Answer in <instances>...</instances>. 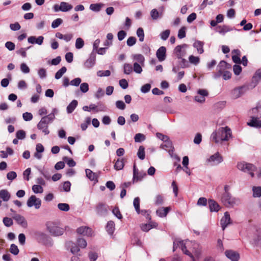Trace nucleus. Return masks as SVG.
<instances>
[{
  "label": "nucleus",
  "mask_w": 261,
  "mask_h": 261,
  "mask_svg": "<svg viewBox=\"0 0 261 261\" xmlns=\"http://www.w3.org/2000/svg\"><path fill=\"white\" fill-rule=\"evenodd\" d=\"M237 167L239 170L248 173L251 177H254L253 171L255 170V166L253 164L245 162H240L237 164Z\"/></svg>",
  "instance_id": "obj_3"
},
{
  "label": "nucleus",
  "mask_w": 261,
  "mask_h": 261,
  "mask_svg": "<svg viewBox=\"0 0 261 261\" xmlns=\"http://www.w3.org/2000/svg\"><path fill=\"white\" fill-rule=\"evenodd\" d=\"M261 235L259 234H255L253 236L251 241V244L254 246H258L260 244Z\"/></svg>",
  "instance_id": "obj_33"
},
{
  "label": "nucleus",
  "mask_w": 261,
  "mask_h": 261,
  "mask_svg": "<svg viewBox=\"0 0 261 261\" xmlns=\"http://www.w3.org/2000/svg\"><path fill=\"white\" fill-rule=\"evenodd\" d=\"M234 29L233 28H230L229 26L227 25H218L217 26L215 30L216 32H218L219 33L224 35L226 33L228 32L231 31L233 30Z\"/></svg>",
  "instance_id": "obj_16"
},
{
  "label": "nucleus",
  "mask_w": 261,
  "mask_h": 261,
  "mask_svg": "<svg viewBox=\"0 0 261 261\" xmlns=\"http://www.w3.org/2000/svg\"><path fill=\"white\" fill-rule=\"evenodd\" d=\"M69 245L71 247L70 251L72 253L75 254L80 251V249L77 246L72 242H69Z\"/></svg>",
  "instance_id": "obj_50"
},
{
  "label": "nucleus",
  "mask_w": 261,
  "mask_h": 261,
  "mask_svg": "<svg viewBox=\"0 0 261 261\" xmlns=\"http://www.w3.org/2000/svg\"><path fill=\"white\" fill-rule=\"evenodd\" d=\"M218 132L221 141H227L231 137V130L227 126L219 128Z\"/></svg>",
  "instance_id": "obj_8"
},
{
  "label": "nucleus",
  "mask_w": 261,
  "mask_h": 261,
  "mask_svg": "<svg viewBox=\"0 0 261 261\" xmlns=\"http://www.w3.org/2000/svg\"><path fill=\"white\" fill-rule=\"evenodd\" d=\"M170 207H161L156 210V213L160 217H166L170 211Z\"/></svg>",
  "instance_id": "obj_28"
},
{
  "label": "nucleus",
  "mask_w": 261,
  "mask_h": 261,
  "mask_svg": "<svg viewBox=\"0 0 261 261\" xmlns=\"http://www.w3.org/2000/svg\"><path fill=\"white\" fill-rule=\"evenodd\" d=\"M10 251L11 253L16 255L18 254L19 251L17 246L16 245L12 244L11 245Z\"/></svg>",
  "instance_id": "obj_56"
},
{
  "label": "nucleus",
  "mask_w": 261,
  "mask_h": 261,
  "mask_svg": "<svg viewBox=\"0 0 261 261\" xmlns=\"http://www.w3.org/2000/svg\"><path fill=\"white\" fill-rule=\"evenodd\" d=\"M162 148L165 149L168 151L169 154L171 155V153L173 152V147L172 145V142L170 140L169 138L167 141H164L161 145Z\"/></svg>",
  "instance_id": "obj_23"
},
{
  "label": "nucleus",
  "mask_w": 261,
  "mask_h": 261,
  "mask_svg": "<svg viewBox=\"0 0 261 261\" xmlns=\"http://www.w3.org/2000/svg\"><path fill=\"white\" fill-rule=\"evenodd\" d=\"M103 4L101 3L92 4L90 5V9L94 12H99L103 6Z\"/></svg>",
  "instance_id": "obj_37"
},
{
  "label": "nucleus",
  "mask_w": 261,
  "mask_h": 261,
  "mask_svg": "<svg viewBox=\"0 0 261 261\" xmlns=\"http://www.w3.org/2000/svg\"><path fill=\"white\" fill-rule=\"evenodd\" d=\"M146 176V172L143 170L139 171L135 164L133 166V182H137L141 181Z\"/></svg>",
  "instance_id": "obj_7"
},
{
  "label": "nucleus",
  "mask_w": 261,
  "mask_h": 261,
  "mask_svg": "<svg viewBox=\"0 0 261 261\" xmlns=\"http://www.w3.org/2000/svg\"><path fill=\"white\" fill-rule=\"evenodd\" d=\"M222 203L226 206H232L236 203V199L230 193L223 192L221 198Z\"/></svg>",
  "instance_id": "obj_5"
},
{
  "label": "nucleus",
  "mask_w": 261,
  "mask_h": 261,
  "mask_svg": "<svg viewBox=\"0 0 261 261\" xmlns=\"http://www.w3.org/2000/svg\"><path fill=\"white\" fill-rule=\"evenodd\" d=\"M137 156L141 160H143L145 159V148L143 146H140L139 147L137 152Z\"/></svg>",
  "instance_id": "obj_41"
},
{
  "label": "nucleus",
  "mask_w": 261,
  "mask_h": 261,
  "mask_svg": "<svg viewBox=\"0 0 261 261\" xmlns=\"http://www.w3.org/2000/svg\"><path fill=\"white\" fill-rule=\"evenodd\" d=\"M133 71L132 66L130 64L125 63L123 66V72L124 74H129Z\"/></svg>",
  "instance_id": "obj_45"
},
{
  "label": "nucleus",
  "mask_w": 261,
  "mask_h": 261,
  "mask_svg": "<svg viewBox=\"0 0 261 261\" xmlns=\"http://www.w3.org/2000/svg\"><path fill=\"white\" fill-rule=\"evenodd\" d=\"M188 47L187 44L178 45L175 47L173 50V53L175 55L178 59H181L185 56L187 54L186 49Z\"/></svg>",
  "instance_id": "obj_6"
},
{
  "label": "nucleus",
  "mask_w": 261,
  "mask_h": 261,
  "mask_svg": "<svg viewBox=\"0 0 261 261\" xmlns=\"http://www.w3.org/2000/svg\"><path fill=\"white\" fill-rule=\"evenodd\" d=\"M225 253L227 257L231 261H238L240 258L239 254L233 250H227Z\"/></svg>",
  "instance_id": "obj_18"
},
{
  "label": "nucleus",
  "mask_w": 261,
  "mask_h": 261,
  "mask_svg": "<svg viewBox=\"0 0 261 261\" xmlns=\"http://www.w3.org/2000/svg\"><path fill=\"white\" fill-rule=\"evenodd\" d=\"M204 42L197 40L193 43V47L197 49L198 53L202 54L204 52L203 49Z\"/></svg>",
  "instance_id": "obj_27"
},
{
  "label": "nucleus",
  "mask_w": 261,
  "mask_h": 261,
  "mask_svg": "<svg viewBox=\"0 0 261 261\" xmlns=\"http://www.w3.org/2000/svg\"><path fill=\"white\" fill-rule=\"evenodd\" d=\"M55 119V116L53 113L43 117L37 124L38 129L42 130L45 135L49 134V130L48 129V125L51 123Z\"/></svg>",
  "instance_id": "obj_1"
},
{
  "label": "nucleus",
  "mask_w": 261,
  "mask_h": 261,
  "mask_svg": "<svg viewBox=\"0 0 261 261\" xmlns=\"http://www.w3.org/2000/svg\"><path fill=\"white\" fill-rule=\"evenodd\" d=\"M73 6L71 5L68 4L67 3L62 2L60 3V11L62 12H67L71 10Z\"/></svg>",
  "instance_id": "obj_32"
},
{
  "label": "nucleus",
  "mask_w": 261,
  "mask_h": 261,
  "mask_svg": "<svg viewBox=\"0 0 261 261\" xmlns=\"http://www.w3.org/2000/svg\"><path fill=\"white\" fill-rule=\"evenodd\" d=\"M189 62L193 65H197L200 62V59L198 57H195L193 55H191L189 57Z\"/></svg>",
  "instance_id": "obj_44"
},
{
  "label": "nucleus",
  "mask_w": 261,
  "mask_h": 261,
  "mask_svg": "<svg viewBox=\"0 0 261 261\" xmlns=\"http://www.w3.org/2000/svg\"><path fill=\"white\" fill-rule=\"evenodd\" d=\"M208 161L212 163V165H217L223 161V158L219 152H216L210 157L208 159Z\"/></svg>",
  "instance_id": "obj_14"
},
{
  "label": "nucleus",
  "mask_w": 261,
  "mask_h": 261,
  "mask_svg": "<svg viewBox=\"0 0 261 261\" xmlns=\"http://www.w3.org/2000/svg\"><path fill=\"white\" fill-rule=\"evenodd\" d=\"M84 45V41L81 38H78L76 40L75 47L77 49L82 48Z\"/></svg>",
  "instance_id": "obj_52"
},
{
  "label": "nucleus",
  "mask_w": 261,
  "mask_h": 261,
  "mask_svg": "<svg viewBox=\"0 0 261 261\" xmlns=\"http://www.w3.org/2000/svg\"><path fill=\"white\" fill-rule=\"evenodd\" d=\"M80 90L83 93H86L89 90V85L87 83H82L80 85Z\"/></svg>",
  "instance_id": "obj_63"
},
{
  "label": "nucleus",
  "mask_w": 261,
  "mask_h": 261,
  "mask_svg": "<svg viewBox=\"0 0 261 261\" xmlns=\"http://www.w3.org/2000/svg\"><path fill=\"white\" fill-rule=\"evenodd\" d=\"M245 86L238 87L233 89L231 92V97L234 99H237L243 95L247 90Z\"/></svg>",
  "instance_id": "obj_10"
},
{
  "label": "nucleus",
  "mask_w": 261,
  "mask_h": 261,
  "mask_svg": "<svg viewBox=\"0 0 261 261\" xmlns=\"http://www.w3.org/2000/svg\"><path fill=\"white\" fill-rule=\"evenodd\" d=\"M261 80V69L257 70L252 77V82L256 86Z\"/></svg>",
  "instance_id": "obj_29"
},
{
  "label": "nucleus",
  "mask_w": 261,
  "mask_h": 261,
  "mask_svg": "<svg viewBox=\"0 0 261 261\" xmlns=\"http://www.w3.org/2000/svg\"><path fill=\"white\" fill-rule=\"evenodd\" d=\"M253 197H261V187L260 186H253L252 187Z\"/></svg>",
  "instance_id": "obj_40"
},
{
  "label": "nucleus",
  "mask_w": 261,
  "mask_h": 261,
  "mask_svg": "<svg viewBox=\"0 0 261 261\" xmlns=\"http://www.w3.org/2000/svg\"><path fill=\"white\" fill-rule=\"evenodd\" d=\"M16 136L18 139H24L25 137V133L23 130H19L16 132Z\"/></svg>",
  "instance_id": "obj_60"
},
{
  "label": "nucleus",
  "mask_w": 261,
  "mask_h": 261,
  "mask_svg": "<svg viewBox=\"0 0 261 261\" xmlns=\"http://www.w3.org/2000/svg\"><path fill=\"white\" fill-rule=\"evenodd\" d=\"M58 208L62 211L67 212L69 210V205L65 203H60L58 204Z\"/></svg>",
  "instance_id": "obj_47"
},
{
  "label": "nucleus",
  "mask_w": 261,
  "mask_h": 261,
  "mask_svg": "<svg viewBox=\"0 0 261 261\" xmlns=\"http://www.w3.org/2000/svg\"><path fill=\"white\" fill-rule=\"evenodd\" d=\"M133 70L137 73H141L142 71L141 65L138 63L135 62L133 65Z\"/></svg>",
  "instance_id": "obj_51"
},
{
  "label": "nucleus",
  "mask_w": 261,
  "mask_h": 261,
  "mask_svg": "<svg viewBox=\"0 0 261 261\" xmlns=\"http://www.w3.org/2000/svg\"><path fill=\"white\" fill-rule=\"evenodd\" d=\"M150 211L146 210H140V213L142 215L145 217L146 219L148 221H150L151 220V216L150 215Z\"/></svg>",
  "instance_id": "obj_62"
},
{
  "label": "nucleus",
  "mask_w": 261,
  "mask_h": 261,
  "mask_svg": "<svg viewBox=\"0 0 261 261\" xmlns=\"http://www.w3.org/2000/svg\"><path fill=\"white\" fill-rule=\"evenodd\" d=\"M32 190L35 193H42L43 191V188L40 185H34L32 187Z\"/></svg>",
  "instance_id": "obj_54"
},
{
  "label": "nucleus",
  "mask_w": 261,
  "mask_h": 261,
  "mask_svg": "<svg viewBox=\"0 0 261 261\" xmlns=\"http://www.w3.org/2000/svg\"><path fill=\"white\" fill-rule=\"evenodd\" d=\"M231 68V65L227 63L224 61H221L217 66V69H221V70L224 71L226 69H229Z\"/></svg>",
  "instance_id": "obj_34"
},
{
  "label": "nucleus",
  "mask_w": 261,
  "mask_h": 261,
  "mask_svg": "<svg viewBox=\"0 0 261 261\" xmlns=\"http://www.w3.org/2000/svg\"><path fill=\"white\" fill-rule=\"evenodd\" d=\"M230 215L228 212H226L224 213V216L222 218L220 221V224L223 230H224L226 227L230 224Z\"/></svg>",
  "instance_id": "obj_13"
},
{
  "label": "nucleus",
  "mask_w": 261,
  "mask_h": 261,
  "mask_svg": "<svg viewBox=\"0 0 261 261\" xmlns=\"http://www.w3.org/2000/svg\"><path fill=\"white\" fill-rule=\"evenodd\" d=\"M164 202L163 196L161 195H158L155 197L154 203L156 205L162 204Z\"/></svg>",
  "instance_id": "obj_57"
},
{
  "label": "nucleus",
  "mask_w": 261,
  "mask_h": 261,
  "mask_svg": "<svg viewBox=\"0 0 261 261\" xmlns=\"http://www.w3.org/2000/svg\"><path fill=\"white\" fill-rule=\"evenodd\" d=\"M106 230L110 234H112L115 230V223L112 221H110L107 223Z\"/></svg>",
  "instance_id": "obj_36"
},
{
  "label": "nucleus",
  "mask_w": 261,
  "mask_h": 261,
  "mask_svg": "<svg viewBox=\"0 0 261 261\" xmlns=\"http://www.w3.org/2000/svg\"><path fill=\"white\" fill-rule=\"evenodd\" d=\"M11 198V194L8 190L3 189L0 190V198L4 201L7 202Z\"/></svg>",
  "instance_id": "obj_26"
},
{
  "label": "nucleus",
  "mask_w": 261,
  "mask_h": 261,
  "mask_svg": "<svg viewBox=\"0 0 261 261\" xmlns=\"http://www.w3.org/2000/svg\"><path fill=\"white\" fill-rule=\"evenodd\" d=\"M14 220L23 228H26L28 226L27 222L24 217L19 215L15 214L13 216Z\"/></svg>",
  "instance_id": "obj_15"
},
{
  "label": "nucleus",
  "mask_w": 261,
  "mask_h": 261,
  "mask_svg": "<svg viewBox=\"0 0 261 261\" xmlns=\"http://www.w3.org/2000/svg\"><path fill=\"white\" fill-rule=\"evenodd\" d=\"M137 36L139 38V41L142 42L144 39V30L142 28H139L136 32Z\"/></svg>",
  "instance_id": "obj_46"
},
{
  "label": "nucleus",
  "mask_w": 261,
  "mask_h": 261,
  "mask_svg": "<svg viewBox=\"0 0 261 261\" xmlns=\"http://www.w3.org/2000/svg\"><path fill=\"white\" fill-rule=\"evenodd\" d=\"M27 205L29 207L34 206L35 208L39 209L41 205V200L35 195H32L27 200Z\"/></svg>",
  "instance_id": "obj_9"
},
{
  "label": "nucleus",
  "mask_w": 261,
  "mask_h": 261,
  "mask_svg": "<svg viewBox=\"0 0 261 261\" xmlns=\"http://www.w3.org/2000/svg\"><path fill=\"white\" fill-rule=\"evenodd\" d=\"M111 74V71L109 70H99L97 72V75L98 76L102 77V76H109Z\"/></svg>",
  "instance_id": "obj_55"
},
{
  "label": "nucleus",
  "mask_w": 261,
  "mask_h": 261,
  "mask_svg": "<svg viewBox=\"0 0 261 261\" xmlns=\"http://www.w3.org/2000/svg\"><path fill=\"white\" fill-rule=\"evenodd\" d=\"M86 175L91 181H97V175L92 170L89 169L85 170Z\"/></svg>",
  "instance_id": "obj_25"
},
{
  "label": "nucleus",
  "mask_w": 261,
  "mask_h": 261,
  "mask_svg": "<svg viewBox=\"0 0 261 261\" xmlns=\"http://www.w3.org/2000/svg\"><path fill=\"white\" fill-rule=\"evenodd\" d=\"M77 103L76 100H73L67 107V113L69 114L72 113L77 107Z\"/></svg>",
  "instance_id": "obj_31"
},
{
  "label": "nucleus",
  "mask_w": 261,
  "mask_h": 261,
  "mask_svg": "<svg viewBox=\"0 0 261 261\" xmlns=\"http://www.w3.org/2000/svg\"><path fill=\"white\" fill-rule=\"evenodd\" d=\"M123 159H119L117 160L114 165V168L117 170H120L124 167V161Z\"/></svg>",
  "instance_id": "obj_39"
},
{
  "label": "nucleus",
  "mask_w": 261,
  "mask_h": 261,
  "mask_svg": "<svg viewBox=\"0 0 261 261\" xmlns=\"http://www.w3.org/2000/svg\"><path fill=\"white\" fill-rule=\"evenodd\" d=\"M96 55L95 53H91L89 58L85 62L84 65L86 68H90L95 64Z\"/></svg>",
  "instance_id": "obj_20"
},
{
  "label": "nucleus",
  "mask_w": 261,
  "mask_h": 261,
  "mask_svg": "<svg viewBox=\"0 0 261 261\" xmlns=\"http://www.w3.org/2000/svg\"><path fill=\"white\" fill-rule=\"evenodd\" d=\"M170 33V32L169 30H166L163 31L162 33H161V38H162V39L163 40H167L169 36Z\"/></svg>",
  "instance_id": "obj_64"
},
{
  "label": "nucleus",
  "mask_w": 261,
  "mask_h": 261,
  "mask_svg": "<svg viewBox=\"0 0 261 261\" xmlns=\"http://www.w3.org/2000/svg\"><path fill=\"white\" fill-rule=\"evenodd\" d=\"M67 69L65 66L62 67L55 74V77L57 80L60 79L63 75L66 72Z\"/></svg>",
  "instance_id": "obj_42"
},
{
  "label": "nucleus",
  "mask_w": 261,
  "mask_h": 261,
  "mask_svg": "<svg viewBox=\"0 0 261 261\" xmlns=\"http://www.w3.org/2000/svg\"><path fill=\"white\" fill-rule=\"evenodd\" d=\"M35 239L38 242L48 246H52L53 245V240L46 233L41 231H36L34 233Z\"/></svg>",
  "instance_id": "obj_4"
},
{
  "label": "nucleus",
  "mask_w": 261,
  "mask_h": 261,
  "mask_svg": "<svg viewBox=\"0 0 261 261\" xmlns=\"http://www.w3.org/2000/svg\"><path fill=\"white\" fill-rule=\"evenodd\" d=\"M96 214L99 216H105L108 212V206L104 203H99L95 207Z\"/></svg>",
  "instance_id": "obj_12"
},
{
  "label": "nucleus",
  "mask_w": 261,
  "mask_h": 261,
  "mask_svg": "<svg viewBox=\"0 0 261 261\" xmlns=\"http://www.w3.org/2000/svg\"><path fill=\"white\" fill-rule=\"evenodd\" d=\"M63 160L70 167H73L76 165L75 162L72 159H69L67 156H64Z\"/></svg>",
  "instance_id": "obj_48"
},
{
  "label": "nucleus",
  "mask_w": 261,
  "mask_h": 261,
  "mask_svg": "<svg viewBox=\"0 0 261 261\" xmlns=\"http://www.w3.org/2000/svg\"><path fill=\"white\" fill-rule=\"evenodd\" d=\"M166 48L164 46L160 47L156 51V55L160 62L164 61L166 59Z\"/></svg>",
  "instance_id": "obj_17"
},
{
  "label": "nucleus",
  "mask_w": 261,
  "mask_h": 261,
  "mask_svg": "<svg viewBox=\"0 0 261 261\" xmlns=\"http://www.w3.org/2000/svg\"><path fill=\"white\" fill-rule=\"evenodd\" d=\"M63 22L61 18H57L54 20L51 23V27L54 29L58 28Z\"/></svg>",
  "instance_id": "obj_58"
},
{
  "label": "nucleus",
  "mask_w": 261,
  "mask_h": 261,
  "mask_svg": "<svg viewBox=\"0 0 261 261\" xmlns=\"http://www.w3.org/2000/svg\"><path fill=\"white\" fill-rule=\"evenodd\" d=\"M3 223H4V225L7 227H10L13 224L12 219L9 217L4 218Z\"/></svg>",
  "instance_id": "obj_53"
},
{
  "label": "nucleus",
  "mask_w": 261,
  "mask_h": 261,
  "mask_svg": "<svg viewBox=\"0 0 261 261\" xmlns=\"http://www.w3.org/2000/svg\"><path fill=\"white\" fill-rule=\"evenodd\" d=\"M78 233L84 236H91L92 235V230L88 227H80L76 230Z\"/></svg>",
  "instance_id": "obj_24"
},
{
  "label": "nucleus",
  "mask_w": 261,
  "mask_h": 261,
  "mask_svg": "<svg viewBox=\"0 0 261 261\" xmlns=\"http://www.w3.org/2000/svg\"><path fill=\"white\" fill-rule=\"evenodd\" d=\"M135 142H141L145 140V136L144 134L138 133L134 137Z\"/></svg>",
  "instance_id": "obj_49"
},
{
  "label": "nucleus",
  "mask_w": 261,
  "mask_h": 261,
  "mask_svg": "<svg viewBox=\"0 0 261 261\" xmlns=\"http://www.w3.org/2000/svg\"><path fill=\"white\" fill-rule=\"evenodd\" d=\"M233 54L235 55L232 56V60L233 62L237 64H240L241 63V61L240 58V51L239 49H234L232 51Z\"/></svg>",
  "instance_id": "obj_30"
},
{
  "label": "nucleus",
  "mask_w": 261,
  "mask_h": 261,
  "mask_svg": "<svg viewBox=\"0 0 261 261\" xmlns=\"http://www.w3.org/2000/svg\"><path fill=\"white\" fill-rule=\"evenodd\" d=\"M210 210L211 212H217L220 209V206L213 199H209L208 201Z\"/></svg>",
  "instance_id": "obj_21"
},
{
  "label": "nucleus",
  "mask_w": 261,
  "mask_h": 261,
  "mask_svg": "<svg viewBox=\"0 0 261 261\" xmlns=\"http://www.w3.org/2000/svg\"><path fill=\"white\" fill-rule=\"evenodd\" d=\"M250 121L247 123V124L251 127L256 128H261V120L260 118L256 117H250Z\"/></svg>",
  "instance_id": "obj_19"
},
{
  "label": "nucleus",
  "mask_w": 261,
  "mask_h": 261,
  "mask_svg": "<svg viewBox=\"0 0 261 261\" xmlns=\"http://www.w3.org/2000/svg\"><path fill=\"white\" fill-rule=\"evenodd\" d=\"M133 59L136 60L141 65H143L145 58L141 54H135L133 56Z\"/></svg>",
  "instance_id": "obj_38"
},
{
  "label": "nucleus",
  "mask_w": 261,
  "mask_h": 261,
  "mask_svg": "<svg viewBox=\"0 0 261 261\" xmlns=\"http://www.w3.org/2000/svg\"><path fill=\"white\" fill-rule=\"evenodd\" d=\"M46 229L49 233L53 236H60L64 232V229L60 227L59 225L55 222L49 221L46 223Z\"/></svg>",
  "instance_id": "obj_2"
},
{
  "label": "nucleus",
  "mask_w": 261,
  "mask_h": 261,
  "mask_svg": "<svg viewBox=\"0 0 261 261\" xmlns=\"http://www.w3.org/2000/svg\"><path fill=\"white\" fill-rule=\"evenodd\" d=\"M137 39L135 37H129L126 41V44L128 46H132L136 43Z\"/></svg>",
  "instance_id": "obj_59"
},
{
  "label": "nucleus",
  "mask_w": 261,
  "mask_h": 261,
  "mask_svg": "<svg viewBox=\"0 0 261 261\" xmlns=\"http://www.w3.org/2000/svg\"><path fill=\"white\" fill-rule=\"evenodd\" d=\"M44 37L42 36H40L37 38L35 36H30L28 38V41L29 43L31 44H37L38 45H41L43 42Z\"/></svg>",
  "instance_id": "obj_22"
},
{
  "label": "nucleus",
  "mask_w": 261,
  "mask_h": 261,
  "mask_svg": "<svg viewBox=\"0 0 261 261\" xmlns=\"http://www.w3.org/2000/svg\"><path fill=\"white\" fill-rule=\"evenodd\" d=\"M186 27H182L178 31V37L179 39H182L186 37Z\"/></svg>",
  "instance_id": "obj_61"
},
{
  "label": "nucleus",
  "mask_w": 261,
  "mask_h": 261,
  "mask_svg": "<svg viewBox=\"0 0 261 261\" xmlns=\"http://www.w3.org/2000/svg\"><path fill=\"white\" fill-rule=\"evenodd\" d=\"M251 113L252 114L251 117L261 118V107L257 106L255 108H252L251 110Z\"/></svg>",
  "instance_id": "obj_35"
},
{
  "label": "nucleus",
  "mask_w": 261,
  "mask_h": 261,
  "mask_svg": "<svg viewBox=\"0 0 261 261\" xmlns=\"http://www.w3.org/2000/svg\"><path fill=\"white\" fill-rule=\"evenodd\" d=\"M197 94L198 95L195 96L194 99L196 101L200 103H203L204 102L205 100V97L207 96L208 95L207 91L205 89L198 90L197 91Z\"/></svg>",
  "instance_id": "obj_11"
},
{
  "label": "nucleus",
  "mask_w": 261,
  "mask_h": 261,
  "mask_svg": "<svg viewBox=\"0 0 261 261\" xmlns=\"http://www.w3.org/2000/svg\"><path fill=\"white\" fill-rule=\"evenodd\" d=\"M133 205L137 214H140V198L138 197L134 199Z\"/></svg>",
  "instance_id": "obj_43"
}]
</instances>
